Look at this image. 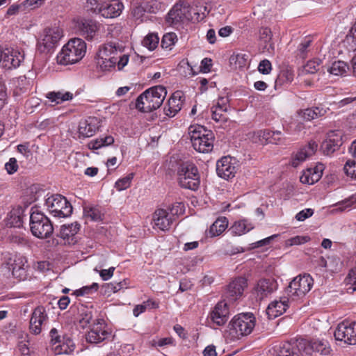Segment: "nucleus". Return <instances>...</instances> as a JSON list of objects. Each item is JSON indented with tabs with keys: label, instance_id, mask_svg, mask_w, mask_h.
Segmentation results:
<instances>
[{
	"label": "nucleus",
	"instance_id": "obj_1",
	"mask_svg": "<svg viewBox=\"0 0 356 356\" xmlns=\"http://www.w3.org/2000/svg\"><path fill=\"white\" fill-rule=\"evenodd\" d=\"M167 95V90L163 86L152 87L140 95L136 102V107L140 111L149 113L156 110L163 104Z\"/></svg>",
	"mask_w": 356,
	"mask_h": 356
},
{
	"label": "nucleus",
	"instance_id": "obj_2",
	"mask_svg": "<svg viewBox=\"0 0 356 356\" xmlns=\"http://www.w3.org/2000/svg\"><path fill=\"white\" fill-rule=\"evenodd\" d=\"M86 44L81 38L71 39L57 56V62L67 65L79 61L85 55Z\"/></svg>",
	"mask_w": 356,
	"mask_h": 356
},
{
	"label": "nucleus",
	"instance_id": "obj_3",
	"mask_svg": "<svg viewBox=\"0 0 356 356\" xmlns=\"http://www.w3.org/2000/svg\"><path fill=\"white\" fill-rule=\"evenodd\" d=\"M255 326V317L251 313L240 314L229 322L226 332L232 339L250 334Z\"/></svg>",
	"mask_w": 356,
	"mask_h": 356
},
{
	"label": "nucleus",
	"instance_id": "obj_4",
	"mask_svg": "<svg viewBox=\"0 0 356 356\" xmlns=\"http://www.w3.org/2000/svg\"><path fill=\"white\" fill-rule=\"evenodd\" d=\"M179 185L184 188L192 191L198 189L200 184V175L197 166L192 162L180 163L177 170Z\"/></svg>",
	"mask_w": 356,
	"mask_h": 356
},
{
	"label": "nucleus",
	"instance_id": "obj_5",
	"mask_svg": "<svg viewBox=\"0 0 356 356\" xmlns=\"http://www.w3.org/2000/svg\"><path fill=\"white\" fill-rule=\"evenodd\" d=\"M62 37L63 30L57 26L44 29L38 39L37 51L44 54L51 53Z\"/></svg>",
	"mask_w": 356,
	"mask_h": 356
},
{
	"label": "nucleus",
	"instance_id": "obj_6",
	"mask_svg": "<svg viewBox=\"0 0 356 356\" xmlns=\"http://www.w3.org/2000/svg\"><path fill=\"white\" fill-rule=\"evenodd\" d=\"M30 230L38 238H47L51 236L54 227L51 220L40 211H32L30 215Z\"/></svg>",
	"mask_w": 356,
	"mask_h": 356
},
{
	"label": "nucleus",
	"instance_id": "obj_7",
	"mask_svg": "<svg viewBox=\"0 0 356 356\" xmlns=\"http://www.w3.org/2000/svg\"><path fill=\"white\" fill-rule=\"evenodd\" d=\"M45 204L49 213L55 217H68L73 211L70 202L65 197L58 194L53 195L47 198Z\"/></svg>",
	"mask_w": 356,
	"mask_h": 356
},
{
	"label": "nucleus",
	"instance_id": "obj_8",
	"mask_svg": "<svg viewBox=\"0 0 356 356\" xmlns=\"http://www.w3.org/2000/svg\"><path fill=\"white\" fill-rule=\"evenodd\" d=\"M182 208L183 205L181 203H176L175 205H172L171 208L168 209L170 213L163 209L156 210L153 217L155 226L162 231L168 230L175 220V216L181 212Z\"/></svg>",
	"mask_w": 356,
	"mask_h": 356
},
{
	"label": "nucleus",
	"instance_id": "obj_9",
	"mask_svg": "<svg viewBox=\"0 0 356 356\" xmlns=\"http://www.w3.org/2000/svg\"><path fill=\"white\" fill-rule=\"evenodd\" d=\"M313 284L314 280L309 275H299L289 283L286 293L293 299L303 297L311 290Z\"/></svg>",
	"mask_w": 356,
	"mask_h": 356
},
{
	"label": "nucleus",
	"instance_id": "obj_10",
	"mask_svg": "<svg viewBox=\"0 0 356 356\" xmlns=\"http://www.w3.org/2000/svg\"><path fill=\"white\" fill-rule=\"evenodd\" d=\"M299 347L302 350V354L305 353L310 356H317L318 355L327 356L331 352L328 342L320 339L307 341L302 339L300 340Z\"/></svg>",
	"mask_w": 356,
	"mask_h": 356
},
{
	"label": "nucleus",
	"instance_id": "obj_11",
	"mask_svg": "<svg viewBox=\"0 0 356 356\" xmlns=\"http://www.w3.org/2000/svg\"><path fill=\"white\" fill-rule=\"evenodd\" d=\"M24 60V52L18 49L6 48L0 46V63L3 67L12 69L18 67Z\"/></svg>",
	"mask_w": 356,
	"mask_h": 356
},
{
	"label": "nucleus",
	"instance_id": "obj_12",
	"mask_svg": "<svg viewBox=\"0 0 356 356\" xmlns=\"http://www.w3.org/2000/svg\"><path fill=\"white\" fill-rule=\"evenodd\" d=\"M238 166L235 158L223 156L216 163V172L220 177L228 180L235 176Z\"/></svg>",
	"mask_w": 356,
	"mask_h": 356
},
{
	"label": "nucleus",
	"instance_id": "obj_13",
	"mask_svg": "<svg viewBox=\"0 0 356 356\" xmlns=\"http://www.w3.org/2000/svg\"><path fill=\"white\" fill-rule=\"evenodd\" d=\"M334 335L336 340L350 345L356 344V322L343 321L338 325Z\"/></svg>",
	"mask_w": 356,
	"mask_h": 356
},
{
	"label": "nucleus",
	"instance_id": "obj_14",
	"mask_svg": "<svg viewBox=\"0 0 356 356\" xmlns=\"http://www.w3.org/2000/svg\"><path fill=\"white\" fill-rule=\"evenodd\" d=\"M278 284L273 278H261L254 285L252 293L257 301H261L277 289Z\"/></svg>",
	"mask_w": 356,
	"mask_h": 356
},
{
	"label": "nucleus",
	"instance_id": "obj_15",
	"mask_svg": "<svg viewBox=\"0 0 356 356\" xmlns=\"http://www.w3.org/2000/svg\"><path fill=\"white\" fill-rule=\"evenodd\" d=\"M247 286V279L244 277H237L227 286L225 297L229 302L235 301L243 295L244 289Z\"/></svg>",
	"mask_w": 356,
	"mask_h": 356
},
{
	"label": "nucleus",
	"instance_id": "obj_16",
	"mask_svg": "<svg viewBox=\"0 0 356 356\" xmlns=\"http://www.w3.org/2000/svg\"><path fill=\"white\" fill-rule=\"evenodd\" d=\"M108 334L109 333L105 330L104 320L98 318L86 334V339L90 343H99L105 340Z\"/></svg>",
	"mask_w": 356,
	"mask_h": 356
},
{
	"label": "nucleus",
	"instance_id": "obj_17",
	"mask_svg": "<svg viewBox=\"0 0 356 356\" xmlns=\"http://www.w3.org/2000/svg\"><path fill=\"white\" fill-rule=\"evenodd\" d=\"M229 318V309L227 302L220 301L218 302L210 312L209 318L211 322L217 326L225 325Z\"/></svg>",
	"mask_w": 356,
	"mask_h": 356
},
{
	"label": "nucleus",
	"instance_id": "obj_18",
	"mask_svg": "<svg viewBox=\"0 0 356 356\" xmlns=\"http://www.w3.org/2000/svg\"><path fill=\"white\" fill-rule=\"evenodd\" d=\"M99 28L100 24L91 19H82L77 24L79 34L87 40H94Z\"/></svg>",
	"mask_w": 356,
	"mask_h": 356
},
{
	"label": "nucleus",
	"instance_id": "obj_19",
	"mask_svg": "<svg viewBox=\"0 0 356 356\" xmlns=\"http://www.w3.org/2000/svg\"><path fill=\"white\" fill-rule=\"evenodd\" d=\"M300 340L296 342H283L273 347L275 356H300L302 350L300 348Z\"/></svg>",
	"mask_w": 356,
	"mask_h": 356
},
{
	"label": "nucleus",
	"instance_id": "obj_20",
	"mask_svg": "<svg viewBox=\"0 0 356 356\" xmlns=\"http://www.w3.org/2000/svg\"><path fill=\"white\" fill-rule=\"evenodd\" d=\"M185 97L181 91L175 92L168 101L167 106L164 107L165 114L170 117H174L182 108Z\"/></svg>",
	"mask_w": 356,
	"mask_h": 356
},
{
	"label": "nucleus",
	"instance_id": "obj_21",
	"mask_svg": "<svg viewBox=\"0 0 356 356\" xmlns=\"http://www.w3.org/2000/svg\"><path fill=\"white\" fill-rule=\"evenodd\" d=\"M100 127V121L95 117H89L80 121L79 124V136L89 138L92 136Z\"/></svg>",
	"mask_w": 356,
	"mask_h": 356
},
{
	"label": "nucleus",
	"instance_id": "obj_22",
	"mask_svg": "<svg viewBox=\"0 0 356 356\" xmlns=\"http://www.w3.org/2000/svg\"><path fill=\"white\" fill-rule=\"evenodd\" d=\"M24 212V209L21 206L13 207L3 220L5 226L8 227H21L23 225Z\"/></svg>",
	"mask_w": 356,
	"mask_h": 356
},
{
	"label": "nucleus",
	"instance_id": "obj_23",
	"mask_svg": "<svg viewBox=\"0 0 356 356\" xmlns=\"http://www.w3.org/2000/svg\"><path fill=\"white\" fill-rule=\"evenodd\" d=\"M214 136L212 132H207L206 136L201 138L193 137L192 145L193 148L200 153H208L213 149Z\"/></svg>",
	"mask_w": 356,
	"mask_h": 356
},
{
	"label": "nucleus",
	"instance_id": "obj_24",
	"mask_svg": "<svg viewBox=\"0 0 356 356\" xmlns=\"http://www.w3.org/2000/svg\"><path fill=\"white\" fill-rule=\"evenodd\" d=\"M47 318L45 309L39 306L32 313L30 320V330L34 334H38L41 332V325Z\"/></svg>",
	"mask_w": 356,
	"mask_h": 356
},
{
	"label": "nucleus",
	"instance_id": "obj_25",
	"mask_svg": "<svg viewBox=\"0 0 356 356\" xmlns=\"http://www.w3.org/2000/svg\"><path fill=\"white\" fill-rule=\"evenodd\" d=\"M188 11V8L181 3H176L168 13L166 22L170 25H177L187 19Z\"/></svg>",
	"mask_w": 356,
	"mask_h": 356
},
{
	"label": "nucleus",
	"instance_id": "obj_26",
	"mask_svg": "<svg viewBox=\"0 0 356 356\" xmlns=\"http://www.w3.org/2000/svg\"><path fill=\"white\" fill-rule=\"evenodd\" d=\"M318 148V144L315 141L309 142L308 145L302 148L293 157L291 165L296 168L300 163L304 161L307 157L313 155Z\"/></svg>",
	"mask_w": 356,
	"mask_h": 356
},
{
	"label": "nucleus",
	"instance_id": "obj_27",
	"mask_svg": "<svg viewBox=\"0 0 356 356\" xmlns=\"http://www.w3.org/2000/svg\"><path fill=\"white\" fill-rule=\"evenodd\" d=\"M122 8L123 4L118 1L104 3L99 7V14L105 18H114L120 15Z\"/></svg>",
	"mask_w": 356,
	"mask_h": 356
},
{
	"label": "nucleus",
	"instance_id": "obj_28",
	"mask_svg": "<svg viewBox=\"0 0 356 356\" xmlns=\"http://www.w3.org/2000/svg\"><path fill=\"white\" fill-rule=\"evenodd\" d=\"M329 108L323 105L318 106L309 108L298 111V115L305 120L310 121L323 116H325L329 111Z\"/></svg>",
	"mask_w": 356,
	"mask_h": 356
},
{
	"label": "nucleus",
	"instance_id": "obj_29",
	"mask_svg": "<svg viewBox=\"0 0 356 356\" xmlns=\"http://www.w3.org/2000/svg\"><path fill=\"white\" fill-rule=\"evenodd\" d=\"M26 263L27 261L26 258L19 254V256L15 258V262H14L13 266L11 267L10 270H12L13 275L19 280L26 279L27 268L29 267Z\"/></svg>",
	"mask_w": 356,
	"mask_h": 356
},
{
	"label": "nucleus",
	"instance_id": "obj_30",
	"mask_svg": "<svg viewBox=\"0 0 356 356\" xmlns=\"http://www.w3.org/2000/svg\"><path fill=\"white\" fill-rule=\"evenodd\" d=\"M288 300H275L270 302L267 309L266 314L268 318H275L284 313L288 308Z\"/></svg>",
	"mask_w": 356,
	"mask_h": 356
},
{
	"label": "nucleus",
	"instance_id": "obj_31",
	"mask_svg": "<svg viewBox=\"0 0 356 356\" xmlns=\"http://www.w3.org/2000/svg\"><path fill=\"white\" fill-rule=\"evenodd\" d=\"M253 228L254 227L250 223H248L247 220H241L235 222L229 230L234 236H241Z\"/></svg>",
	"mask_w": 356,
	"mask_h": 356
},
{
	"label": "nucleus",
	"instance_id": "obj_32",
	"mask_svg": "<svg viewBox=\"0 0 356 356\" xmlns=\"http://www.w3.org/2000/svg\"><path fill=\"white\" fill-rule=\"evenodd\" d=\"M228 220L225 217L218 218L209 228V235L211 237L219 236L227 227Z\"/></svg>",
	"mask_w": 356,
	"mask_h": 356
},
{
	"label": "nucleus",
	"instance_id": "obj_33",
	"mask_svg": "<svg viewBox=\"0 0 356 356\" xmlns=\"http://www.w3.org/2000/svg\"><path fill=\"white\" fill-rule=\"evenodd\" d=\"M341 144L340 139L329 138L322 143L321 149L325 155L329 156L339 149Z\"/></svg>",
	"mask_w": 356,
	"mask_h": 356
},
{
	"label": "nucleus",
	"instance_id": "obj_34",
	"mask_svg": "<svg viewBox=\"0 0 356 356\" xmlns=\"http://www.w3.org/2000/svg\"><path fill=\"white\" fill-rule=\"evenodd\" d=\"M118 51L112 44H105L100 47L97 53L96 60H106L108 58L117 57Z\"/></svg>",
	"mask_w": 356,
	"mask_h": 356
},
{
	"label": "nucleus",
	"instance_id": "obj_35",
	"mask_svg": "<svg viewBox=\"0 0 356 356\" xmlns=\"http://www.w3.org/2000/svg\"><path fill=\"white\" fill-rule=\"evenodd\" d=\"M293 77L294 72L292 69L285 68L282 70L275 80V88L291 83Z\"/></svg>",
	"mask_w": 356,
	"mask_h": 356
},
{
	"label": "nucleus",
	"instance_id": "obj_36",
	"mask_svg": "<svg viewBox=\"0 0 356 356\" xmlns=\"http://www.w3.org/2000/svg\"><path fill=\"white\" fill-rule=\"evenodd\" d=\"M46 97L49 100H51V102L58 104L63 103V102L72 99L73 94L70 92H49L47 94Z\"/></svg>",
	"mask_w": 356,
	"mask_h": 356
},
{
	"label": "nucleus",
	"instance_id": "obj_37",
	"mask_svg": "<svg viewBox=\"0 0 356 356\" xmlns=\"http://www.w3.org/2000/svg\"><path fill=\"white\" fill-rule=\"evenodd\" d=\"M80 225L75 222L69 225L61 226L58 236L63 239H68L70 236H74L79 232Z\"/></svg>",
	"mask_w": 356,
	"mask_h": 356
},
{
	"label": "nucleus",
	"instance_id": "obj_38",
	"mask_svg": "<svg viewBox=\"0 0 356 356\" xmlns=\"http://www.w3.org/2000/svg\"><path fill=\"white\" fill-rule=\"evenodd\" d=\"M349 67L346 63L342 60H336L332 63L327 71L334 75L341 76L347 72Z\"/></svg>",
	"mask_w": 356,
	"mask_h": 356
},
{
	"label": "nucleus",
	"instance_id": "obj_39",
	"mask_svg": "<svg viewBox=\"0 0 356 356\" xmlns=\"http://www.w3.org/2000/svg\"><path fill=\"white\" fill-rule=\"evenodd\" d=\"M118 57H111L106 60L97 59L96 60L97 66L102 71H110L111 69L115 68L117 64Z\"/></svg>",
	"mask_w": 356,
	"mask_h": 356
},
{
	"label": "nucleus",
	"instance_id": "obj_40",
	"mask_svg": "<svg viewBox=\"0 0 356 356\" xmlns=\"http://www.w3.org/2000/svg\"><path fill=\"white\" fill-rule=\"evenodd\" d=\"M207 132H211V131L209 130H207L202 126L191 125L188 128V134L191 136V141H192L193 136H195V138L197 137V138H201L202 137L205 136Z\"/></svg>",
	"mask_w": 356,
	"mask_h": 356
},
{
	"label": "nucleus",
	"instance_id": "obj_41",
	"mask_svg": "<svg viewBox=\"0 0 356 356\" xmlns=\"http://www.w3.org/2000/svg\"><path fill=\"white\" fill-rule=\"evenodd\" d=\"M159 38L156 34L149 33L143 40V44L149 50H154L159 44Z\"/></svg>",
	"mask_w": 356,
	"mask_h": 356
},
{
	"label": "nucleus",
	"instance_id": "obj_42",
	"mask_svg": "<svg viewBox=\"0 0 356 356\" xmlns=\"http://www.w3.org/2000/svg\"><path fill=\"white\" fill-rule=\"evenodd\" d=\"M134 176V173H130L127 176L118 179L115 184V188L120 191L128 188L131 186Z\"/></svg>",
	"mask_w": 356,
	"mask_h": 356
},
{
	"label": "nucleus",
	"instance_id": "obj_43",
	"mask_svg": "<svg viewBox=\"0 0 356 356\" xmlns=\"http://www.w3.org/2000/svg\"><path fill=\"white\" fill-rule=\"evenodd\" d=\"M83 213L86 218H90L92 220H101V212L97 207H85Z\"/></svg>",
	"mask_w": 356,
	"mask_h": 356
},
{
	"label": "nucleus",
	"instance_id": "obj_44",
	"mask_svg": "<svg viewBox=\"0 0 356 356\" xmlns=\"http://www.w3.org/2000/svg\"><path fill=\"white\" fill-rule=\"evenodd\" d=\"M343 170L348 177L356 179V162L353 160H348L343 167Z\"/></svg>",
	"mask_w": 356,
	"mask_h": 356
},
{
	"label": "nucleus",
	"instance_id": "obj_45",
	"mask_svg": "<svg viewBox=\"0 0 356 356\" xmlns=\"http://www.w3.org/2000/svg\"><path fill=\"white\" fill-rule=\"evenodd\" d=\"M99 288L97 283H93L90 286H85L82 288L75 291L74 293L76 296H82L84 295L90 294L92 291H97Z\"/></svg>",
	"mask_w": 356,
	"mask_h": 356
},
{
	"label": "nucleus",
	"instance_id": "obj_46",
	"mask_svg": "<svg viewBox=\"0 0 356 356\" xmlns=\"http://www.w3.org/2000/svg\"><path fill=\"white\" fill-rule=\"evenodd\" d=\"M142 5L145 12L149 13H156L161 8L159 3H158L156 0H151L145 2Z\"/></svg>",
	"mask_w": 356,
	"mask_h": 356
},
{
	"label": "nucleus",
	"instance_id": "obj_47",
	"mask_svg": "<svg viewBox=\"0 0 356 356\" xmlns=\"http://www.w3.org/2000/svg\"><path fill=\"white\" fill-rule=\"evenodd\" d=\"M177 35L174 33H166L163 35L161 40V46L163 48H168L174 44L177 40Z\"/></svg>",
	"mask_w": 356,
	"mask_h": 356
},
{
	"label": "nucleus",
	"instance_id": "obj_48",
	"mask_svg": "<svg viewBox=\"0 0 356 356\" xmlns=\"http://www.w3.org/2000/svg\"><path fill=\"white\" fill-rule=\"evenodd\" d=\"M346 280L352 285L348 289V292L353 293L356 291V266L350 270Z\"/></svg>",
	"mask_w": 356,
	"mask_h": 356
},
{
	"label": "nucleus",
	"instance_id": "obj_49",
	"mask_svg": "<svg viewBox=\"0 0 356 356\" xmlns=\"http://www.w3.org/2000/svg\"><path fill=\"white\" fill-rule=\"evenodd\" d=\"M79 323L83 327H86L91 323L92 320V314L91 311L86 310L81 313Z\"/></svg>",
	"mask_w": 356,
	"mask_h": 356
},
{
	"label": "nucleus",
	"instance_id": "obj_50",
	"mask_svg": "<svg viewBox=\"0 0 356 356\" xmlns=\"http://www.w3.org/2000/svg\"><path fill=\"white\" fill-rule=\"evenodd\" d=\"M9 241L13 244L21 246H25L29 244V240L21 235H11L9 236Z\"/></svg>",
	"mask_w": 356,
	"mask_h": 356
},
{
	"label": "nucleus",
	"instance_id": "obj_51",
	"mask_svg": "<svg viewBox=\"0 0 356 356\" xmlns=\"http://www.w3.org/2000/svg\"><path fill=\"white\" fill-rule=\"evenodd\" d=\"M259 38L265 43L270 42L272 40V32L269 28H261L259 31Z\"/></svg>",
	"mask_w": 356,
	"mask_h": 356
},
{
	"label": "nucleus",
	"instance_id": "obj_52",
	"mask_svg": "<svg viewBox=\"0 0 356 356\" xmlns=\"http://www.w3.org/2000/svg\"><path fill=\"white\" fill-rule=\"evenodd\" d=\"M17 254H12L10 252H6L3 255V263L7 266V268L10 270L11 267L13 266L14 262H15V258L18 257Z\"/></svg>",
	"mask_w": 356,
	"mask_h": 356
},
{
	"label": "nucleus",
	"instance_id": "obj_53",
	"mask_svg": "<svg viewBox=\"0 0 356 356\" xmlns=\"http://www.w3.org/2000/svg\"><path fill=\"white\" fill-rule=\"evenodd\" d=\"M309 240V237L308 236H296L292 237L286 241V245H300L307 242Z\"/></svg>",
	"mask_w": 356,
	"mask_h": 356
},
{
	"label": "nucleus",
	"instance_id": "obj_54",
	"mask_svg": "<svg viewBox=\"0 0 356 356\" xmlns=\"http://www.w3.org/2000/svg\"><path fill=\"white\" fill-rule=\"evenodd\" d=\"M5 168L9 175L15 173L18 169L17 162L15 158H10L5 164Z\"/></svg>",
	"mask_w": 356,
	"mask_h": 356
},
{
	"label": "nucleus",
	"instance_id": "obj_55",
	"mask_svg": "<svg viewBox=\"0 0 356 356\" xmlns=\"http://www.w3.org/2000/svg\"><path fill=\"white\" fill-rule=\"evenodd\" d=\"M145 10L143 5L135 7L132 10V15L136 20H139L140 22L143 21V17L145 16Z\"/></svg>",
	"mask_w": 356,
	"mask_h": 356
},
{
	"label": "nucleus",
	"instance_id": "obj_56",
	"mask_svg": "<svg viewBox=\"0 0 356 356\" xmlns=\"http://www.w3.org/2000/svg\"><path fill=\"white\" fill-rule=\"evenodd\" d=\"M258 70L263 74H268L271 70V63L268 60H261L258 66Z\"/></svg>",
	"mask_w": 356,
	"mask_h": 356
},
{
	"label": "nucleus",
	"instance_id": "obj_57",
	"mask_svg": "<svg viewBox=\"0 0 356 356\" xmlns=\"http://www.w3.org/2000/svg\"><path fill=\"white\" fill-rule=\"evenodd\" d=\"M101 4L98 3L97 0H87L86 3V8L88 11H91L92 13H99V9Z\"/></svg>",
	"mask_w": 356,
	"mask_h": 356
},
{
	"label": "nucleus",
	"instance_id": "obj_58",
	"mask_svg": "<svg viewBox=\"0 0 356 356\" xmlns=\"http://www.w3.org/2000/svg\"><path fill=\"white\" fill-rule=\"evenodd\" d=\"M212 119L216 122H225L227 120V118L225 115V112L219 111L218 108H211Z\"/></svg>",
	"mask_w": 356,
	"mask_h": 356
},
{
	"label": "nucleus",
	"instance_id": "obj_59",
	"mask_svg": "<svg viewBox=\"0 0 356 356\" xmlns=\"http://www.w3.org/2000/svg\"><path fill=\"white\" fill-rule=\"evenodd\" d=\"M318 63L314 60H309L304 67V72L307 74H314L318 70Z\"/></svg>",
	"mask_w": 356,
	"mask_h": 356
},
{
	"label": "nucleus",
	"instance_id": "obj_60",
	"mask_svg": "<svg viewBox=\"0 0 356 356\" xmlns=\"http://www.w3.org/2000/svg\"><path fill=\"white\" fill-rule=\"evenodd\" d=\"M314 213V210L312 209H306L298 212L296 216V219L298 221H303L309 217L312 216Z\"/></svg>",
	"mask_w": 356,
	"mask_h": 356
},
{
	"label": "nucleus",
	"instance_id": "obj_61",
	"mask_svg": "<svg viewBox=\"0 0 356 356\" xmlns=\"http://www.w3.org/2000/svg\"><path fill=\"white\" fill-rule=\"evenodd\" d=\"M313 170V172L311 171L310 184H314V183L317 182L321 179L322 175V165L320 166H317Z\"/></svg>",
	"mask_w": 356,
	"mask_h": 356
},
{
	"label": "nucleus",
	"instance_id": "obj_62",
	"mask_svg": "<svg viewBox=\"0 0 356 356\" xmlns=\"http://www.w3.org/2000/svg\"><path fill=\"white\" fill-rule=\"evenodd\" d=\"M114 270V267H111L108 269H103L99 272V275L103 280H108L113 276Z\"/></svg>",
	"mask_w": 356,
	"mask_h": 356
},
{
	"label": "nucleus",
	"instance_id": "obj_63",
	"mask_svg": "<svg viewBox=\"0 0 356 356\" xmlns=\"http://www.w3.org/2000/svg\"><path fill=\"white\" fill-rule=\"evenodd\" d=\"M24 6L23 3L21 4H13L11 5L6 12V15L10 16L16 15L18 11L22 8Z\"/></svg>",
	"mask_w": 356,
	"mask_h": 356
},
{
	"label": "nucleus",
	"instance_id": "obj_64",
	"mask_svg": "<svg viewBox=\"0 0 356 356\" xmlns=\"http://www.w3.org/2000/svg\"><path fill=\"white\" fill-rule=\"evenodd\" d=\"M28 343L29 341H20L18 344V348L23 356H29L30 354Z\"/></svg>",
	"mask_w": 356,
	"mask_h": 356
}]
</instances>
